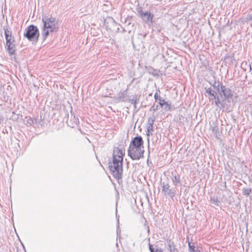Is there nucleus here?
Masks as SVG:
<instances>
[{"label": "nucleus", "mask_w": 252, "mask_h": 252, "mask_svg": "<svg viewBox=\"0 0 252 252\" xmlns=\"http://www.w3.org/2000/svg\"><path fill=\"white\" fill-rule=\"evenodd\" d=\"M123 151L118 147H115L113 150V161L109 163V168L114 177L117 179L122 178L123 174Z\"/></svg>", "instance_id": "f03ea898"}, {"label": "nucleus", "mask_w": 252, "mask_h": 252, "mask_svg": "<svg viewBox=\"0 0 252 252\" xmlns=\"http://www.w3.org/2000/svg\"><path fill=\"white\" fill-rule=\"evenodd\" d=\"M4 33L5 36L6 45L14 42V39L12 37L11 31L9 30L8 28L7 27L6 28H4Z\"/></svg>", "instance_id": "6e6552de"}, {"label": "nucleus", "mask_w": 252, "mask_h": 252, "mask_svg": "<svg viewBox=\"0 0 252 252\" xmlns=\"http://www.w3.org/2000/svg\"><path fill=\"white\" fill-rule=\"evenodd\" d=\"M155 122V119L153 118H149L148 119V124L149 125H153Z\"/></svg>", "instance_id": "b1692460"}, {"label": "nucleus", "mask_w": 252, "mask_h": 252, "mask_svg": "<svg viewBox=\"0 0 252 252\" xmlns=\"http://www.w3.org/2000/svg\"><path fill=\"white\" fill-rule=\"evenodd\" d=\"M158 0V1H160L161 0Z\"/></svg>", "instance_id": "bb28decb"}, {"label": "nucleus", "mask_w": 252, "mask_h": 252, "mask_svg": "<svg viewBox=\"0 0 252 252\" xmlns=\"http://www.w3.org/2000/svg\"><path fill=\"white\" fill-rule=\"evenodd\" d=\"M213 88H205L206 95H210V100H215V105L220 109H227L225 101L232 98V93L228 88L223 86L220 82H215L212 85Z\"/></svg>", "instance_id": "f257e3e1"}, {"label": "nucleus", "mask_w": 252, "mask_h": 252, "mask_svg": "<svg viewBox=\"0 0 252 252\" xmlns=\"http://www.w3.org/2000/svg\"><path fill=\"white\" fill-rule=\"evenodd\" d=\"M158 105H154L150 108V111L154 112L158 109Z\"/></svg>", "instance_id": "4be33fe9"}, {"label": "nucleus", "mask_w": 252, "mask_h": 252, "mask_svg": "<svg viewBox=\"0 0 252 252\" xmlns=\"http://www.w3.org/2000/svg\"><path fill=\"white\" fill-rule=\"evenodd\" d=\"M27 123L30 125H32L33 124V119L30 117L27 118Z\"/></svg>", "instance_id": "412c9836"}, {"label": "nucleus", "mask_w": 252, "mask_h": 252, "mask_svg": "<svg viewBox=\"0 0 252 252\" xmlns=\"http://www.w3.org/2000/svg\"><path fill=\"white\" fill-rule=\"evenodd\" d=\"M128 156L132 160H139L143 157L144 149L128 148L127 150Z\"/></svg>", "instance_id": "39448f33"}, {"label": "nucleus", "mask_w": 252, "mask_h": 252, "mask_svg": "<svg viewBox=\"0 0 252 252\" xmlns=\"http://www.w3.org/2000/svg\"><path fill=\"white\" fill-rule=\"evenodd\" d=\"M172 175L173 176V178L172 179V182L174 184H179L180 183V175L176 171H173L171 172Z\"/></svg>", "instance_id": "f8f14e48"}, {"label": "nucleus", "mask_w": 252, "mask_h": 252, "mask_svg": "<svg viewBox=\"0 0 252 252\" xmlns=\"http://www.w3.org/2000/svg\"><path fill=\"white\" fill-rule=\"evenodd\" d=\"M154 98L156 100H158L159 101V99H161L162 98L158 95V93H156L154 94Z\"/></svg>", "instance_id": "5701e85b"}, {"label": "nucleus", "mask_w": 252, "mask_h": 252, "mask_svg": "<svg viewBox=\"0 0 252 252\" xmlns=\"http://www.w3.org/2000/svg\"><path fill=\"white\" fill-rule=\"evenodd\" d=\"M2 121V117L0 116V123H1Z\"/></svg>", "instance_id": "a878e982"}, {"label": "nucleus", "mask_w": 252, "mask_h": 252, "mask_svg": "<svg viewBox=\"0 0 252 252\" xmlns=\"http://www.w3.org/2000/svg\"><path fill=\"white\" fill-rule=\"evenodd\" d=\"M162 191L164 192L165 195H169L172 197L174 195V193L172 191L171 189H169V186L168 184L163 183L162 184Z\"/></svg>", "instance_id": "1a4fd4ad"}, {"label": "nucleus", "mask_w": 252, "mask_h": 252, "mask_svg": "<svg viewBox=\"0 0 252 252\" xmlns=\"http://www.w3.org/2000/svg\"><path fill=\"white\" fill-rule=\"evenodd\" d=\"M161 107L166 110H169L170 109V105L166 101L164 104H161Z\"/></svg>", "instance_id": "dca6fc26"}, {"label": "nucleus", "mask_w": 252, "mask_h": 252, "mask_svg": "<svg viewBox=\"0 0 252 252\" xmlns=\"http://www.w3.org/2000/svg\"><path fill=\"white\" fill-rule=\"evenodd\" d=\"M66 123L68 126L71 127H74L79 124L78 119L75 117V114L72 112V110L70 111V118L69 119V115L67 114V119L66 120Z\"/></svg>", "instance_id": "0eeeda50"}, {"label": "nucleus", "mask_w": 252, "mask_h": 252, "mask_svg": "<svg viewBox=\"0 0 252 252\" xmlns=\"http://www.w3.org/2000/svg\"><path fill=\"white\" fill-rule=\"evenodd\" d=\"M168 249L170 252H179L178 249L176 247L173 242L171 240L167 241Z\"/></svg>", "instance_id": "9b49d317"}, {"label": "nucleus", "mask_w": 252, "mask_h": 252, "mask_svg": "<svg viewBox=\"0 0 252 252\" xmlns=\"http://www.w3.org/2000/svg\"><path fill=\"white\" fill-rule=\"evenodd\" d=\"M42 21L43 23L42 35L43 40H44L50 33L57 31L58 29L57 22L55 18L48 17L46 16H42Z\"/></svg>", "instance_id": "7ed1b4c3"}, {"label": "nucleus", "mask_w": 252, "mask_h": 252, "mask_svg": "<svg viewBox=\"0 0 252 252\" xmlns=\"http://www.w3.org/2000/svg\"><path fill=\"white\" fill-rule=\"evenodd\" d=\"M7 46L8 49L9 50V52L10 54L14 55L15 53V44L13 43L11 44H8L6 45Z\"/></svg>", "instance_id": "ddd939ff"}, {"label": "nucleus", "mask_w": 252, "mask_h": 252, "mask_svg": "<svg viewBox=\"0 0 252 252\" xmlns=\"http://www.w3.org/2000/svg\"><path fill=\"white\" fill-rule=\"evenodd\" d=\"M128 148L144 149L143 140L141 136H136L130 142Z\"/></svg>", "instance_id": "423d86ee"}, {"label": "nucleus", "mask_w": 252, "mask_h": 252, "mask_svg": "<svg viewBox=\"0 0 252 252\" xmlns=\"http://www.w3.org/2000/svg\"><path fill=\"white\" fill-rule=\"evenodd\" d=\"M166 101H165L164 99H163L162 98L161 99H159V104L161 106V104H164V103H165Z\"/></svg>", "instance_id": "393cba45"}, {"label": "nucleus", "mask_w": 252, "mask_h": 252, "mask_svg": "<svg viewBox=\"0 0 252 252\" xmlns=\"http://www.w3.org/2000/svg\"><path fill=\"white\" fill-rule=\"evenodd\" d=\"M150 250L151 252H163L161 249H157L156 251H155L154 249L152 248L151 245H150Z\"/></svg>", "instance_id": "aec40b11"}, {"label": "nucleus", "mask_w": 252, "mask_h": 252, "mask_svg": "<svg viewBox=\"0 0 252 252\" xmlns=\"http://www.w3.org/2000/svg\"><path fill=\"white\" fill-rule=\"evenodd\" d=\"M243 190L244 194L247 196H249L251 192H252L251 189L249 188H245L243 189Z\"/></svg>", "instance_id": "f3484780"}, {"label": "nucleus", "mask_w": 252, "mask_h": 252, "mask_svg": "<svg viewBox=\"0 0 252 252\" xmlns=\"http://www.w3.org/2000/svg\"><path fill=\"white\" fill-rule=\"evenodd\" d=\"M118 99L119 101H126L124 92L119 93L118 94Z\"/></svg>", "instance_id": "2eb2a0df"}, {"label": "nucleus", "mask_w": 252, "mask_h": 252, "mask_svg": "<svg viewBox=\"0 0 252 252\" xmlns=\"http://www.w3.org/2000/svg\"><path fill=\"white\" fill-rule=\"evenodd\" d=\"M138 100V97L137 95H133L132 98L129 99V102L134 105V108H136V105L137 100Z\"/></svg>", "instance_id": "4468645a"}, {"label": "nucleus", "mask_w": 252, "mask_h": 252, "mask_svg": "<svg viewBox=\"0 0 252 252\" xmlns=\"http://www.w3.org/2000/svg\"><path fill=\"white\" fill-rule=\"evenodd\" d=\"M211 202L216 205H218V203L219 202L218 198L216 197H211Z\"/></svg>", "instance_id": "a211bd4d"}, {"label": "nucleus", "mask_w": 252, "mask_h": 252, "mask_svg": "<svg viewBox=\"0 0 252 252\" xmlns=\"http://www.w3.org/2000/svg\"><path fill=\"white\" fill-rule=\"evenodd\" d=\"M140 15L141 18L146 22L151 21L153 17V15L148 12H143L142 11L140 13Z\"/></svg>", "instance_id": "9d476101"}, {"label": "nucleus", "mask_w": 252, "mask_h": 252, "mask_svg": "<svg viewBox=\"0 0 252 252\" xmlns=\"http://www.w3.org/2000/svg\"><path fill=\"white\" fill-rule=\"evenodd\" d=\"M147 130H148V133H147V135L148 136H149L150 132L153 131V125H151L148 124Z\"/></svg>", "instance_id": "6ab92c4d"}, {"label": "nucleus", "mask_w": 252, "mask_h": 252, "mask_svg": "<svg viewBox=\"0 0 252 252\" xmlns=\"http://www.w3.org/2000/svg\"><path fill=\"white\" fill-rule=\"evenodd\" d=\"M24 36L31 41L37 42L39 36L37 27L33 25L28 26L25 29Z\"/></svg>", "instance_id": "20e7f679"}]
</instances>
